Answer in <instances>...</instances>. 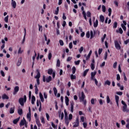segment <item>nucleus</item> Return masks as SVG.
<instances>
[{
  "mask_svg": "<svg viewBox=\"0 0 129 129\" xmlns=\"http://www.w3.org/2000/svg\"><path fill=\"white\" fill-rule=\"evenodd\" d=\"M26 101H27V96L26 95L24 96V98L21 97L19 99V103L21 106H24Z\"/></svg>",
  "mask_w": 129,
  "mask_h": 129,
  "instance_id": "nucleus-1",
  "label": "nucleus"
},
{
  "mask_svg": "<svg viewBox=\"0 0 129 129\" xmlns=\"http://www.w3.org/2000/svg\"><path fill=\"white\" fill-rule=\"evenodd\" d=\"M121 102V104L123 105L122 107V111L123 112H128L129 110L127 109V105H126V103H125L123 100H122Z\"/></svg>",
  "mask_w": 129,
  "mask_h": 129,
  "instance_id": "nucleus-2",
  "label": "nucleus"
},
{
  "mask_svg": "<svg viewBox=\"0 0 129 129\" xmlns=\"http://www.w3.org/2000/svg\"><path fill=\"white\" fill-rule=\"evenodd\" d=\"M73 124V127H78L79 126V118L78 117L76 118Z\"/></svg>",
  "mask_w": 129,
  "mask_h": 129,
  "instance_id": "nucleus-3",
  "label": "nucleus"
},
{
  "mask_svg": "<svg viewBox=\"0 0 129 129\" xmlns=\"http://www.w3.org/2000/svg\"><path fill=\"white\" fill-rule=\"evenodd\" d=\"M28 110H29V112L27 114V119H29V121H31V116L32 115L31 114V107H29Z\"/></svg>",
  "mask_w": 129,
  "mask_h": 129,
  "instance_id": "nucleus-4",
  "label": "nucleus"
},
{
  "mask_svg": "<svg viewBox=\"0 0 129 129\" xmlns=\"http://www.w3.org/2000/svg\"><path fill=\"white\" fill-rule=\"evenodd\" d=\"M115 44V47L117 50H120L121 49V47L120 46V45L119 43H118V42L117 41H115L114 42Z\"/></svg>",
  "mask_w": 129,
  "mask_h": 129,
  "instance_id": "nucleus-5",
  "label": "nucleus"
},
{
  "mask_svg": "<svg viewBox=\"0 0 129 129\" xmlns=\"http://www.w3.org/2000/svg\"><path fill=\"white\" fill-rule=\"evenodd\" d=\"M19 90H20V87L18 86H16L14 89L13 95H16V94L19 92Z\"/></svg>",
  "mask_w": 129,
  "mask_h": 129,
  "instance_id": "nucleus-6",
  "label": "nucleus"
},
{
  "mask_svg": "<svg viewBox=\"0 0 129 129\" xmlns=\"http://www.w3.org/2000/svg\"><path fill=\"white\" fill-rule=\"evenodd\" d=\"M36 74L35 78H40V77H41V73H40V70H39V69L36 70Z\"/></svg>",
  "mask_w": 129,
  "mask_h": 129,
  "instance_id": "nucleus-7",
  "label": "nucleus"
},
{
  "mask_svg": "<svg viewBox=\"0 0 129 129\" xmlns=\"http://www.w3.org/2000/svg\"><path fill=\"white\" fill-rule=\"evenodd\" d=\"M24 120H21L20 123V126H23V125H25V124L27 122L26 119H25V118H23Z\"/></svg>",
  "mask_w": 129,
  "mask_h": 129,
  "instance_id": "nucleus-8",
  "label": "nucleus"
},
{
  "mask_svg": "<svg viewBox=\"0 0 129 129\" xmlns=\"http://www.w3.org/2000/svg\"><path fill=\"white\" fill-rule=\"evenodd\" d=\"M85 95L84 94V92H82V95L81 97H80V100L82 101V100H84L85 99Z\"/></svg>",
  "mask_w": 129,
  "mask_h": 129,
  "instance_id": "nucleus-9",
  "label": "nucleus"
},
{
  "mask_svg": "<svg viewBox=\"0 0 129 129\" xmlns=\"http://www.w3.org/2000/svg\"><path fill=\"white\" fill-rule=\"evenodd\" d=\"M65 102L66 105L68 106V105H69V98H68L67 96H65Z\"/></svg>",
  "mask_w": 129,
  "mask_h": 129,
  "instance_id": "nucleus-10",
  "label": "nucleus"
},
{
  "mask_svg": "<svg viewBox=\"0 0 129 129\" xmlns=\"http://www.w3.org/2000/svg\"><path fill=\"white\" fill-rule=\"evenodd\" d=\"M74 109V102H71V112H73V110Z\"/></svg>",
  "mask_w": 129,
  "mask_h": 129,
  "instance_id": "nucleus-11",
  "label": "nucleus"
},
{
  "mask_svg": "<svg viewBox=\"0 0 129 129\" xmlns=\"http://www.w3.org/2000/svg\"><path fill=\"white\" fill-rule=\"evenodd\" d=\"M35 101H36V97L33 95L31 97V103L32 104H35Z\"/></svg>",
  "mask_w": 129,
  "mask_h": 129,
  "instance_id": "nucleus-12",
  "label": "nucleus"
},
{
  "mask_svg": "<svg viewBox=\"0 0 129 129\" xmlns=\"http://www.w3.org/2000/svg\"><path fill=\"white\" fill-rule=\"evenodd\" d=\"M116 32L117 33H119V34H121V35L123 33V30H122V29H121V28L120 27L119 28L118 30H117L116 31Z\"/></svg>",
  "mask_w": 129,
  "mask_h": 129,
  "instance_id": "nucleus-13",
  "label": "nucleus"
},
{
  "mask_svg": "<svg viewBox=\"0 0 129 129\" xmlns=\"http://www.w3.org/2000/svg\"><path fill=\"white\" fill-rule=\"evenodd\" d=\"M46 81L47 83H49V82L52 81V77L49 76L48 78L46 79Z\"/></svg>",
  "mask_w": 129,
  "mask_h": 129,
  "instance_id": "nucleus-14",
  "label": "nucleus"
},
{
  "mask_svg": "<svg viewBox=\"0 0 129 129\" xmlns=\"http://www.w3.org/2000/svg\"><path fill=\"white\" fill-rule=\"evenodd\" d=\"M34 87L35 88V94H38V93H39V89H38V86H37V84L35 85Z\"/></svg>",
  "mask_w": 129,
  "mask_h": 129,
  "instance_id": "nucleus-15",
  "label": "nucleus"
},
{
  "mask_svg": "<svg viewBox=\"0 0 129 129\" xmlns=\"http://www.w3.org/2000/svg\"><path fill=\"white\" fill-rule=\"evenodd\" d=\"M21 64H22V58L21 57L19 58L18 61L17 63V66H20Z\"/></svg>",
  "mask_w": 129,
  "mask_h": 129,
  "instance_id": "nucleus-16",
  "label": "nucleus"
},
{
  "mask_svg": "<svg viewBox=\"0 0 129 129\" xmlns=\"http://www.w3.org/2000/svg\"><path fill=\"white\" fill-rule=\"evenodd\" d=\"M39 97L41 102H44V97H43V95L41 93H39Z\"/></svg>",
  "mask_w": 129,
  "mask_h": 129,
  "instance_id": "nucleus-17",
  "label": "nucleus"
},
{
  "mask_svg": "<svg viewBox=\"0 0 129 129\" xmlns=\"http://www.w3.org/2000/svg\"><path fill=\"white\" fill-rule=\"evenodd\" d=\"M100 22H101V23L104 22V16H103V15L100 16Z\"/></svg>",
  "mask_w": 129,
  "mask_h": 129,
  "instance_id": "nucleus-18",
  "label": "nucleus"
},
{
  "mask_svg": "<svg viewBox=\"0 0 129 129\" xmlns=\"http://www.w3.org/2000/svg\"><path fill=\"white\" fill-rule=\"evenodd\" d=\"M98 26V20L96 19V21L94 22V28H97Z\"/></svg>",
  "mask_w": 129,
  "mask_h": 129,
  "instance_id": "nucleus-19",
  "label": "nucleus"
},
{
  "mask_svg": "<svg viewBox=\"0 0 129 129\" xmlns=\"http://www.w3.org/2000/svg\"><path fill=\"white\" fill-rule=\"evenodd\" d=\"M35 121L38 126H41V123L40 122L39 118H36V119H35Z\"/></svg>",
  "mask_w": 129,
  "mask_h": 129,
  "instance_id": "nucleus-20",
  "label": "nucleus"
},
{
  "mask_svg": "<svg viewBox=\"0 0 129 129\" xmlns=\"http://www.w3.org/2000/svg\"><path fill=\"white\" fill-rule=\"evenodd\" d=\"M12 6L14 9H16L17 7V3H16V1L12 2Z\"/></svg>",
  "mask_w": 129,
  "mask_h": 129,
  "instance_id": "nucleus-21",
  "label": "nucleus"
},
{
  "mask_svg": "<svg viewBox=\"0 0 129 129\" xmlns=\"http://www.w3.org/2000/svg\"><path fill=\"white\" fill-rule=\"evenodd\" d=\"M19 120H20V117L14 119L13 120V123H14V124H17V123H18V122H19Z\"/></svg>",
  "mask_w": 129,
  "mask_h": 129,
  "instance_id": "nucleus-22",
  "label": "nucleus"
},
{
  "mask_svg": "<svg viewBox=\"0 0 129 129\" xmlns=\"http://www.w3.org/2000/svg\"><path fill=\"white\" fill-rule=\"evenodd\" d=\"M64 119H68V113H67V111L66 110H64Z\"/></svg>",
  "mask_w": 129,
  "mask_h": 129,
  "instance_id": "nucleus-23",
  "label": "nucleus"
},
{
  "mask_svg": "<svg viewBox=\"0 0 129 129\" xmlns=\"http://www.w3.org/2000/svg\"><path fill=\"white\" fill-rule=\"evenodd\" d=\"M18 113L19 115H22L23 114V109L20 108L18 110Z\"/></svg>",
  "mask_w": 129,
  "mask_h": 129,
  "instance_id": "nucleus-24",
  "label": "nucleus"
},
{
  "mask_svg": "<svg viewBox=\"0 0 129 129\" xmlns=\"http://www.w3.org/2000/svg\"><path fill=\"white\" fill-rule=\"evenodd\" d=\"M15 113V107H12L10 110V113L11 114Z\"/></svg>",
  "mask_w": 129,
  "mask_h": 129,
  "instance_id": "nucleus-25",
  "label": "nucleus"
},
{
  "mask_svg": "<svg viewBox=\"0 0 129 129\" xmlns=\"http://www.w3.org/2000/svg\"><path fill=\"white\" fill-rule=\"evenodd\" d=\"M2 99H9V97L6 94H3L2 96Z\"/></svg>",
  "mask_w": 129,
  "mask_h": 129,
  "instance_id": "nucleus-26",
  "label": "nucleus"
},
{
  "mask_svg": "<svg viewBox=\"0 0 129 129\" xmlns=\"http://www.w3.org/2000/svg\"><path fill=\"white\" fill-rule=\"evenodd\" d=\"M53 70L52 69H49L47 72L48 74L49 75H52L53 73Z\"/></svg>",
  "mask_w": 129,
  "mask_h": 129,
  "instance_id": "nucleus-27",
  "label": "nucleus"
},
{
  "mask_svg": "<svg viewBox=\"0 0 129 129\" xmlns=\"http://www.w3.org/2000/svg\"><path fill=\"white\" fill-rule=\"evenodd\" d=\"M88 71H89V69H87L83 73V76L84 77H85V76H86V75H87V73H88Z\"/></svg>",
  "mask_w": 129,
  "mask_h": 129,
  "instance_id": "nucleus-28",
  "label": "nucleus"
},
{
  "mask_svg": "<svg viewBox=\"0 0 129 129\" xmlns=\"http://www.w3.org/2000/svg\"><path fill=\"white\" fill-rule=\"evenodd\" d=\"M82 15H83L85 20H86V21H87V17H86V12H85V11L83 12Z\"/></svg>",
  "mask_w": 129,
  "mask_h": 129,
  "instance_id": "nucleus-29",
  "label": "nucleus"
},
{
  "mask_svg": "<svg viewBox=\"0 0 129 129\" xmlns=\"http://www.w3.org/2000/svg\"><path fill=\"white\" fill-rule=\"evenodd\" d=\"M111 83L110 82V81H109V80H106V81L105 82V85H108V86H110Z\"/></svg>",
  "mask_w": 129,
  "mask_h": 129,
  "instance_id": "nucleus-30",
  "label": "nucleus"
},
{
  "mask_svg": "<svg viewBox=\"0 0 129 129\" xmlns=\"http://www.w3.org/2000/svg\"><path fill=\"white\" fill-rule=\"evenodd\" d=\"M34 55L32 57V60L33 62L35 61V59H36V57L37 56V53H36V50H34Z\"/></svg>",
  "mask_w": 129,
  "mask_h": 129,
  "instance_id": "nucleus-31",
  "label": "nucleus"
},
{
  "mask_svg": "<svg viewBox=\"0 0 129 129\" xmlns=\"http://www.w3.org/2000/svg\"><path fill=\"white\" fill-rule=\"evenodd\" d=\"M95 75H96V71H95V72H92V73H91V77H92V78L93 77H95Z\"/></svg>",
  "mask_w": 129,
  "mask_h": 129,
  "instance_id": "nucleus-32",
  "label": "nucleus"
},
{
  "mask_svg": "<svg viewBox=\"0 0 129 129\" xmlns=\"http://www.w3.org/2000/svg\"><path fill=\"white\" fill-rule=\"evenodd\" d=\"M115 99L116 103H117V102L119 100V97L117 95H115Z\"/></svg>",
  "mask_w": 129,
  "mask_h": 129,
  "instance_id": "nucleus-33",
  "label": "nucleus"
},
{
  "mask_svg": "<svg viewBox=\"0 0 129 129\" xmlns=\"http://www.w3.org/2000/svg\"><path fill=\"white\" fill-rule=\"evenodd\" d=\"M53 92H54V95L55 96L57 95L58 91L57 90V88H56V87L53 88Z\"/></svg>",
  "mask_w": 129,
  "mask_h": 129,
  "instance_id": "nucleus-34",
  "label": "nucleus"
},
{
  "mask_svg": "<svg viewBox=\"0 0 129 129\" xmlns=\"http://www.w3.org/2000/svg\"><path fill=\"white\" fill-rule=\"evenodd\" d=\"M105 38H106V34H104L103 35V37L101 38L102 43H103L104 42V40L105 39Z\"/></svg>",
  "mask_w": 129,
  "mask_h": 129,
  "instance_id": "nucleus-35",
  "label": "nucleus"
},
{
  "mask_svg": "<svg viewBox=\"0 0 129 129\" xmlns=\"http://www.w3.org/2000/svg\"><path fill=\"white\" fill-rule=\"evenodd\" d=\"M71 80H74V79H76V76L72 74L71 75Z\"/></svg>",
  "mask_w": 129,
  "mask_h": 129,
  "instance_id": "nucleus-36",
  "label": "nucleus"
},
{
  "mask_svg": "<svg viewBox=\"0 0 129 129\" xmlns=\"http://www.w3.org/2000/svg\"><path fill=\"white\" fill-rule=\"evenodd\" d=\"M76 73V68L75 67H73L72 68V73L74 74Z\"/></svg>",
  "mask_w": 129,
  "mask_h": 129,
  "instance_id": "nucleus-37",
  "label": "nucleus"
},
{
  "mask_svg": "<svg viewBox=\"0 0 129 129\" xmlns=\"http://www.w3.org/2000/svg\"><path fill=\"white\" fill-rule=\"evenodd\" d=\"M121 27L123 29V31H126V27L123 25V24H121Z\"/></svg>",
  "mask_w": 129,
  "mask_h": 129,
  "instance_id": "nucleus-38",
  "label": "nucleus"
},
{
  "mask_svg": "<svg viewBox=\"0 0 129 129\" xmlns=\"http://www.w3.org/2000/svg\"><path fill=\"white\" fill-rule=\"evenodd\" d=\"M102 10L103 13H105L106 11V8L104 6V5L102 6Z\"/></svg>",
  "mask_w": 129,
  "mask_h": 129,
  "instance_id": "nucleus-39",
  "label": "nucleus"
},
{
  "mask_svg": "<svg viewBox=\"0 0 129 129\" xmlns=\"http://www.w3.org/2000/svg\"><path fill=\"white\" fill-rule=\"evenodd\" d=\"M113 28L114 29H116V28H117V22H115L113 23Z\"/></svg>",
  "mask_w": 129,
  "mask_h": 129,
  "instance_id": "nucleus-40",
  "label": "nucleus"
},
{
  "mask_svg": "<svg viewBox=\"0 0 129 129\" xmlns=\"http://www.w3.org/2000/svg\"><path fill=\"white\" fill-rule=\"evenodd\" d=\"M90 39H92L93 37H94V35L93 34V31L92 30L90 31Z\"/></svg>",
  "mask_w": 129,
  "mask_h": 129,
  "instance_id": "nucleus-41",
  "label": "nucleus"
},
{
  "mask_svg": "<svg viewBox=\"0 0 129 129\" xmlns=\"http://www.w3.org/2000/svg\"><path fill=\"white\" fill-rule=\"evenodd\" d=\"M4 20L6 23H9V15L5 18Z\"/></svg>",
  "mask_w": 129,
  "mask_h": 129,
  "instance_id": "nucleus-42",
  "label": "nucleus"
},
{
  "mask_svg": "<svg viewBox=\"0 0 129 129\" xmlns=\"http://www.w3.org/2000/svg\"><path fill=\"white\" fill-rule=\"evenodd\" d=\"M87 17H88V18H91V13L89 11L87 12Z\"/></svg>",
  "mask_w": 129,
  "mask_h": 129,
  "instance_id": "nucleus-43",
  "label": "nucleus"
},
{
  "mask_svg": "<svg viewBox=\"0 0 129 129\" xmlns=\"http://www.w3.org/2000/svg\"><path fill=\"white\" fill-rule=\"evenodd\" d=\"M36 79L37 85H40V78H35Z\"/></svg>",
  "mask_w": 129,
  "mask_h": 129,
  "instance_id": "nucleus-44",
  "label": "nucleus"
},
{
  "mask_svg": "<svg viewBox=\"0 0 129 129\" xmlns=\"http://www.w3.org/2000/svg\"><path fill=\"white\" fill-rule=\"evenodd\" d=\"M55 15H58L59 14V7L56 8V10L55 11Z\"/></svg>",
  "mask_w": 129,
  "mask_h": 129,
  "instance_id": "nucleus-45",
  "label": "nucleus"
},
{
  "mask_svg": "<svg viewBox=\"0 0 129 129\" xmlns=\"http://www.w3.org/2000/svg\"><path fill=\"white\" fill-rule=\"evenodd\" d=\"M86 37H87L88 39H89V38H90V32H89V31H88V32L86 33Z\"/></svg>",
  "mask_w": 129,
  "mask_h": 129,
  "instance_id": "nucleus-46",
  "label": "nucleus"
},
{
  "mask_svg": "<svg viewBox=\"0 0 129 129\" xmlns=\"http://www.w3.org/2000/svg\"><path fill=\"white\" fill-rule=\"evenodd\" d=\"M65 119V123L66 124H67V125H69V119Z\"/></svg>",
  "mask_w": 129,
  "mask_h": 129,
  "instance_id": "nucleus-47",
  "label": "nucleus"
},
{
  "mask_svg": "<svg viewBox=\"0 0 129 129\" xmlns=\"http://www.w3.org/2000/svg\"><path fill=\"white\" fill-rule=\"evenodd\" d=\"M95 101H96V99L92 98V99L91 100V104H93V105L94 104Z\"/></svg>",
  "mask_w": 129,
  "mask_h": 129,
  "instance_id": "nucleus-48",
  "label": "nucleus"
},
{
  "mask_svg": "<svg viewBox=\"0 0 129 129\" xmlns=\"http://www.w3.org/2000/svg\"><path fill=\"white\" fill-rule=\"evenodd\" d=\"M106 101H107V103H109V102H110V98H109V96H107Z\"/></svg>",
  "mask_w": 129,
  "mask_h": 129,
  "instance_id": "nucleus-49",
  "label": "nucleus"
},
{
  "mask_svg": "<svg viewBox=\"0 0 129 129\" xmlns=\"http://www.w3.org/2000/svg\"><path fill=\"white\" fill-rule=\"evenodd\" d=\"M91 68L92 70H94L95 67L94 66V63H91Z\"/></svg>",
  "mask_w": 129,
  "mask_h": 129,
  "instance_id": "nucleus-50",
  "label": "nucleus"
},
{
  "mask_svg": "<svg viewBox=\"0 0 129 129\" xmlns=\"http://www.w3.org/2000/svg\"><path fill=\"white\" fill-rule=\"evenodd\" d=\"M91 56V54H88V55L86 56V54H85L84 55V57H86V60H88V59H89V58H90V56Z\"/></svg>",
  "mask_w": 129,
  "mask_h": 129,
  "instance_id": "nucleus-51",
  "label": "nucleus"
},
{
  "mask_svg": "<svg viewBox=\"0 0 129 129\" xmlns=\"http://www.w3.org/2000/svg\"><path fill=\"white\" fill-rule=\"evenodd\" d=\"M40 119L41 120V122L42 123H45V119L44 118V117L43 116H41L40 117Z\"/></svg>",
  "mask_w": 129,
  "mask_h": 129,
  "instance_id": "nucleus-52",
  "label": "nucleus"
},
{
  "mask_svg": "<svg viewBox=\"0 0 129 129\" xmlns=\"http://www.w3.org/2000/svg\"><path fill=\"white\" fill-rule=\"evenodd\" d=\"M60 59H57V63H56V66L57 67H60Z\"/></svg>",
  "mask_w": 129,
  "mask_h": 129,
  "instance_id": "nucleus-53",
  "label": "nucleus"
},
{
  "mask_svg": "<svg viewBox=\"0 0 129 129\" xmlns=\"http://www.w3.org/2000/svg\"><path fill=\"white\" fill-rule=\"evenodd\" d=\"M73 118V115H72V114H70L69 115V119L70 120H72Z\"/></svg>",
  "mask_w": 129,
  "mask_h": 129,
  "instance_id": "nucleus-54",
  "label": "nucleus"
},
{
  "mask_svg": "<svg viewBox=\"0 0 129 129\" xmlns=\"http://www.w3.org/2000/svg\"><path fill=\"white\" fill-rule=\"evenodd\" d=\"M59 44H60L61 46H64V42L63 41V40H59Z\"/></svg>",
  "mask_w": 129,
  "mask_h": 129,
  "instance_id": "nucleus-55",
  "label": "nucleus"
},
{
  "mask_svg": "<svg viewBox=\"0 0 129 129\" xmlns=\"http://www.w3.org/2000/svg\"><path fill=\"white\" fill-rule=\"evenodd\" d=\"M116 79L117 81H119V80H120V76H119V74H118L116 75Z\"/></svg>",
  "mask_w": 129,
  "mask_h": 129,
  "instance_id": "nucleus-56",
  "label": "nucleus"
},
{
  "mask_svg": "<svg viewBox=\"0 0 129 129\" xmlns=\"http://www.w3.org/2000/svg\"><path fill=\"white\" fill-rule=\"evenodd\" d=\"M48 60H51V58H52V53L51 52H49L48 53Z\"/></svg>",
  "mask_w": 129,
  "mask_h": 129,
  "instance_id": "nucleus-57",
  "label": "nucleus"
},
{
  "mask_svg": "<svg viewBox=\"0 0 129 129\" xmlns=\"http://www.w3.org/2000/svg\"><path fill=\"white\" fill-rule=\"evenodd\" d=\"M51 125H52V126H53V127L54 128H57V125H55V124H54V122H51Z\"/></svg>",
  "mask_w": 129,
  "mask_h": 129,
  "instance_id": "nucleus-58",
  "label": "nucleus"
},
{
  "mask_svg": "<svg viewBox=\"0 0 129 129\" xmlns=\"http://www.w3.org/2000/svg\"><path fill=\"white\" fill-rule=\"evenodd\" d=\"M75 65H79L80 64V60H78L77 61H75Z\"/></svg>",
  "mask_w": 129,
  "mask_h": 129,
  "instance_id": "nucleus-59",
  "label": "nucleus"
},
{
  "mask_svg": "<svg viewBox=\"0 0 129 129\" xmlns=\"http://www.w3.org/2000/svg\"><path fill=\"white\" fill-rule=\"evenodd\" d=\"M57 28L58 29H60V21H58L56 23Z\"/></svg>",
  "mask_w": 129,
  "mask_h": 129,
  "instance_id": "nucleus-60",
  "label": "nucleus"
},
{
  "mask_svg": "<svg viewBox=\"0 0 129 129\" xmlns=\"http://www.w3.org/2000/svg\"><path fill=\"white\" fill-rule=\"evenodd\" d=\"M102 53V48H99L98 49V54L99 55H100Z\"/></svg>",
  "mask_w": 129,
  "mask_h": 129,
  "instance_id": "nucleus-61",
  "label": "nucleus"
},
{
  "mask_svg": "<svg viewBox=\"0 0 129 129\" xmlns=\"http://www.w3.org/2000/svg\"><path fill=\"white\" fill-rule=\"evenodd\" d=\"M117 65V62H115L114 63H113V67L114 68V69H115V68H116V66Z\"/></svg>",
  "mask_w": 129,
  "mask_h": 129,
  "instance_id": "nucleus-62",
  "label": "nucleus"
},
{
  "mask_svg": "<svg viewBox=\"0 0 129 129\" xmlns=\"http://www.w3.org/2000/svg\"><path fill=\"white\" fill-rule=\"evenodd\" d=\"M129 43V39H127L125 41H124V44H125V45H127V44H128Z\"/></svg>",
  "mask_w": 129,
  "mask_h": 129,
  "instance_id": "nucleus-63",
  "label": "nucleus"
},
{
  "mask_svg": "<svg viewBox=\"0 0 129 129\" xmlns=\"http://www.w3.org/2000/svg\"><path fill=\"white\" fill-rule=\"evenodd\" d=\"M62 19L63 20H66V19H67V18L66 17V16H65V13H63L62 14Z\"/></svg>",
  "mask_w": 129,
  "mask_h": 129,
  "instance_id": "nucleus-64",
  "label": "nucleus"
}]
</instances>
